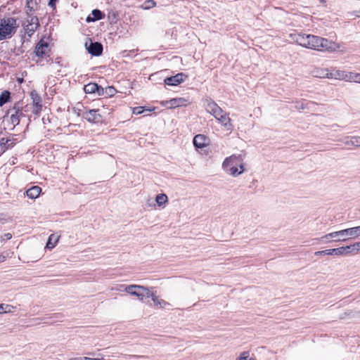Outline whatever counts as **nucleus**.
Returning <instances> with one entry per match:
<instances>
[{
	"label": "nucleus",
	"instance_id": "f257e3e1",
	"mask_svg": "<svg viewBox=\"0 0 360 360\" xmlns=\"http://www.w3.org/2000/svg\"><path fill=\"white\" fill-rule=\"evenodd\" d=\"M245 155L242 154L232 155L224 159L222 163V169L227 174L237 176L243 174L245 169Z\"/></svg>",
	"mask_w": 360,
	"mask_h": 360
},
{
	"label": "nucleus",
	"instance_id": "f03ea898",
	"mask_svg": "<svg viewBox=\"0 0 360 360\" xmlns=\"http://www.w3.org/2000/svg\"><path fill=\"white\" fill-rule=\"evenodd\" d=\"M308 49L319 51L335 52L340 49V45L335 41L319 36L311 34Z\"/></svg>",
	"mask_w": 360,
	"mask_h": 360
},
{
	"label": "nucleus",
	"instance_id": "7ed1b4c3",
	"mask_svg": "<svg viewBox=\"0 0 360 360\" xmlns=\"http://www.w3.org/2000/svg\"><path fill=\"white\" fill-rule=\"evenodd\" d=\"M17 20L13 17L0 18V41L11 39L17 32Z\"/></svg>",
	"mask_w": 360,
	"mask_h": 360
},
{
	"label": "nucleus",
	"instance_id": "20e7f679",
	"mask_svg": "<svg viewBox=\"0 0 360 360\" xmlns=\"http://www.w3.org/2000/svg\"><path fill=\"white\" fill-rule=\"evenodd\" d=\"M124 291L133 296H136L139 300L143 301L145 298L150 297L151 292L148 288L139 285H129L124 287Z\"/></svg>",
	"mask_w": 360,
	"mask_h": 360
},
{
	"label": "nucleus",
	"instance_id": "39448f33",
	"mask_svg": "<svg viewBox=\"0 0 360 360\" xmlns=\"http://www.w3.org/2000/svg\"><path fill=\"white\" fill-rule=\"evenodd\" d=\"M23 28L28 36H32L39 26V19L27 12V18L22 23Z\"/></svg>",
	"mask_w": 360,
	"mask_h": 360
},
{
	"label": "nucleus",
	"instance_id": "423d86ee",
	"mask_svg": "<svg viewBox=\"0 0 360 360\" xmlns=\"http://www.w3.org/2000/svg\"><path fill=\"white\" fill-rule=\"evenodd\" d=\"M162 105L169 108H175L181 106H186L188 104V101L184 98H174L169 101L161 102Z\"/></svg>",
	"mask_w": 360,
	"mask_h": 360
},
{
	"label": "nucleus",
	"instance_id": "0eeeda50",
	"mask_svg": "<svg viewBox=\"0 0 360 360\" xmlns=\"http://www.w3.org/2000/svg\"><path fill=\"white\" fill-rule=\"evenodd\" d=\"M85 47L87 49L88 52L92 56H98L102 54L103 45L99 42H92L91 41H90L89 44H88V43L86 42Z\"/></svg>",
	"mask_w": 360,
	"mask_h": 360
},
{
	"label": "nucleus",
	"instance_id": "6e6552de",
	"mask_svg": "<svg viewBox=\"0 0 360 360\" xmlns=\"http://www.w3.org/2000/svg\"><path fill=\"white\" fill-rule=\"evenodd\" d=\"M292 39L299 45L308 49L309 45V39L311 34H306L302 33H297L291 34Z\"/></svg>",
	"mask_w": 360,
	"mask_h": 360
},
{
	"label": "nucleus",
	"instance_id": "1a4fd4ad",
	"mask_svg": "<svg viewBox=\"0 0 360 360\" xmlns=\"http://www.w3.org/2000/svg\"><path fill=\"white\" fill-rule=\"evenodd\" d=\"M186 77L187 76L184 73H178L174 76L165 78V83L169 86H176L182 83Z\"/></svg>",
	"mask_w": 360,
	"mask_h": 360
},
{
	"label": "nucleus",
	"instance_id": "9d476101",
	"mask_svg": "<svg viewBox=\"0 0 360 360\" xmlns=\"http://www.w3.org/2000/svg\"><path fill=\"white\" fill-rule=\"evenodd\" d=\"M50 51L47 42L41 40L36 46L34 53L37 56L43 58Z\"/></svg>",
	"mask_w": 360,
	"mask_h": 360
},
{
	"label": "nucleus",
	"instance_id": "9b49d317",
	"mask_svg": "<svg viewBox=\"0 0 360 360\" xmlns=\"http://www.w3.org/2000/svg\"><path fill=\"white\" fill-rule=\"evenodd\" d=\"M209 138L204 134H197L194 136L193 143L196 148H203L209 144Z\"/></svg>",
	"mask_w": 360,
	"mask_h": 360
},
{
	"label": "nucleus",
	"instance_id": "f8f14e48",
	"mask_svg": "<svg viewBox=\"0 0 360 360\" xmlns=\"http://www.w3.org/2000/svg\"><path fill=\"white\" fill-rule=\"evenodd\" d=\"M15 140L13 138L5 137L0 140V156L7 150L13 148L15 144Z\"/></svg>",
	"mask_w": 360,
	"mask_h": 360
},
{
	"label": "nucleus",
	"instance_id": "ddd939ff",
	"mask_svg": "<svg viewBox=\"0 0 360 360\" xmlns=\"http://www.w3.org/2000/svg\"><path fill=\"white\" fill-rule=\"evenodd\" d=\"M204 105L205 107L206 111L211 114L212 116L214 113L217 112L219 110V106L211 98H205L204 101Z\"/></svg>",
	"mask_w": 360,
	"mask_h": 360
},
{
	"label": "nucleus",
	"instance_id": "4468645a",
	"mask_svg": "<svg viewBox=\"0 0 360 360\" xmlns=\"http://www.w3.org/2000/svg\"><path fill=\"white\" fill-rule=\"evenodd\" d=\"M83 117L90 122H98L101 120L98 110L94 109L85 112Z\"/></svg>",
	"mask_w": 360,
	"mask_h": 360
},
{
	"label": "nucleus",
	"instance_id": "2eb2a0df",
	"mask_svg": "<svg viewBox=\"0 0 360 360\" xmlns=\"http://www.w3.org/2000/svg\"><path fill=\"white\" fill-rule=\"evenodd\" d=\"M30 96L34 105L33 112L37 114L41 110V98L36 91H31Z\"/></svg>",
	"mask_w": 360,
	"mask_h": 360
},
{
	"label": "nucleus",
	"instance_id": "dca6fc26",
	"mask_svg": "<svg viewBox=\"0 0 360 360\" xmlns=\"http://www.w3.org/2000/svg\"><path fill=\"white\" fill-rule=\"evenodd\" d=\"M217 120L227 131L233 130V125L231 123V118L229 117L227 112H225L222 115H220V117Z\"/></svg>",
	"mask_w": 360,
	"mask_h": 360
},
{
	"label": "nucleus",
	"instance_id": "f3484780",
	"mask_svg": "<svg viewBox=\"0 0 360 360\" xmlns=\"http://www.w3.org/2000/svg\"><path fill=\"white\" fill-rule=\"evenodd\" d=\"M325 75H319L321 78H335L336 79H342L345 71L340 70H335L331 72L324 70Z\"/></svg>",
	"mask_w": 360,
	"mask_h": 360
},
{
	"label": "nucleus",
	"instance_id": "a211bd4d",
	"mask_svg": "<svg viewBox=\"0 0 360 360\" xmlns=\"http://www.w3.org/2000/svg\"><path fill=\"white\" fill-rule=\"evenodd\" d=\"M13 113H12L13 110L8 112V113H11L9 117V121L13 124V128H14L20 123V117L23 115V113L20 110L13 109Z\"/></svg>",
	"mask_w": 360,
	"mask_h": 360
},
{
	"label": "nucleus",
	"instance_id": "6ab92c4d",
	"mask_svg": "<svg viewBox=\"0 0 360 360\" xmlns=\"http://www.w3.org/2000/svg\"><path fill=\"white\" fill-rule=\"evenodd\" d=\"M347 239H355L360 236V226L346 229Z\"/></svg>",
	"mask_w": 360,
	"mask_h": 360
},
{
	"label": "nucleus",
	"instance_id": "aec40b11",
	"mask_svg": "<svg viewBox=\"0 0 360 360\" xmlns=\"http://www.w3.org/2000/svg\"><path fill=\"white\" fill-rule=\"evenodd\" d=\"M334 241H346L347 240V235L346 234V229L338 231L331 232Z\"/></svg>",
	"mask_w": 360,
	"mask_h": 360
},
{
	"label": "nucleus",
	"instance_id": "412c9836",
	"mask_svg": "<svg viewBox=\"0 0 360 360\" xmlns=\"http://www.w3.org/2000/svg\"><path fill=\"white\" fill-rule=\"evenodd\" d=\"M41 188L38 186H34L26 191L27 197L30 199H35L39 197Z\"/></svg>",
	"mask_w": 360,
	"mask_h": 360
},
{
	"label": "nucleus",
	"instance_id": "4be33fe9",
	"mask_svg": "<svg viewBox=\"0 0 360 360\" xmlns=\"http://www.w3.org/2000/svg\"><path fill=\"white\" fill-rule=\"evenodd\" d=\"M93 17L88 16L86 22H94L96 20H101L104 18L105 15L98 9H94L91 12Z\"/></svg>",
	"mask_w": 360,
	"mask_h": 360
},
{
	"label": "nucleus",
	"instance_id": "5701e85b",
	"mask_svg": "<svg viewBox=\"0 0 360 360\" xmlns=\"http://www.w3.org/2000/svg\"><path fill=\"white\" fill-rule=\"evenodd\" d=\"M316 256H322V255H340V250L338 248L333 249H328L325 250L317 251L314 253Z\"/></svg>",
	"mask_w": 360,
	"mask_h": 360
},
{
	"label": "nucleus",
	"instance_id": "b1692460",
	"mask_svg": "<svg viewBox=\"0 0 360 360\" xmlns=\"http://www.w3.org/2000/svg\"><path fill=\"white\" fill-rule=\"evenodd\" d=\"M338 250H340V255H349V254H354L355 255V249H354V244H352V245H347V246H345V247H340V248H338Z\"/></svg>",
	"mask_w": 360,
	"mask_h": 360
},
{
	"label": "nucleus",
	"instance_id": "393cba45",
	"mask_svg": "<svg viewBox=\"0 0 360 360\" xmlns=\"http://www.w3.org/2000/svg\"><path fill=\"white\" fill-rule=\"evenodd\" d=\"M59 239V236L55 234H51L48 239V241L46 243V248L48 249H53L56 243H58Z\"/></svg>",
	"mask_w": 360,
	"mask_h": 360
},
{
	"label": "nucleus",
	"instance_id": "a878e982",
	"mask_svg": "<svg viewBox=\"0 0 360 360\" xmlns=\"http://www.w3.org/2000/svg\"><path fill=\"white\" fill-rule=\"evenodd\" d=\"M154 302V304L160 308H164L169 304L166 301L162 299H159L158 297L155 296L153 292H151L150 297Z\"/></svg>",
	"mask_w": 360,
	"mask_h": 360
},
{
	"label": "nucleus",
	"instance_id": "bb28decb",
	"mask_svg": "<svg viewBox=\"0 0 360 360\" xmlns=\"http://www.w3.org/2000/svg\"><path fill=\"white\" fill-rule=\"evenodd\" d=\"M155 202L158 206H165L168 202V198L167 195L160 193L156 195Z\"/></svg>",
	"mask_w": 360,
	"mask_h": 360
},
{
	"label": "nucleus",
	"instance_id": "cd10ccee",
	"mask_svg": "<svg viewBox=\"0 0 360 360\" xmlns=\"http://www.w3.org/2000/svg\"><path fill=\"white\" fill-rule=\"evenodd\" d=\"M98 90V84L96 83H89L84 87V91L86 94H94Z\"/></svg>",
	"mask_w": 360,
	"mask_h": 360
},
{
	"label": "nucleus",
	"instance_id": "c85d7f7f",
	"mask_svg": "<svg viewBox=\"0 0 360 360\" xmlns=\"http://www.w3.org/2000/svg\"><path fill=\"white\" fill-rule=\"evenodd\" d=\"M347 146L360 147V136H352L345 142Z\"/></svg>",
	"mask_w": 360,
	"mask_h": 360
},
{
	"label": "nucleus",
	"instance_id": "c756f323",
	"mask_svg": "<svg viewBox=\"0 0 360 360\" xmlns=\"http://www.w3.org/2000/svg\"><path fill=\"white\" fill-rule=\"evenodd\" d=\"M11 98V94L8 91H3L0 95V106H2L7 102H8Z\"/></svg>",
	"mask_w": 360,
	"mask_h": 360
},
{
	"label": "nucleus",
	"instance_id": "7c9ffc66",
	"mask_svg": "<svg viewBox=\"0 0 360 360\" xmlns=\"http://www.w3.org/2000/svg\"><path fill=\"white\" fill-rule=\"evenodd\" d=\"M37 6V4L35 2V1L34 0H27V11L26 13H27V12L30 13V14H32V12L34 11L35 10V7Z\"/></svg>",
	"mask_w": 360,
	"mask_h": 360
},
{
	"label": "nucleus",
	"instance_id": "2f4dec72",
	"mask_svg": "<svg viewBox=\"0 0 360 360\" xmlns=\"http://www.w3.org/2000/svg\"><path fill=\"white\" fill-rule=\"evenodd\" d=\"M116 93V90L113 86H108L105 89V96H112Z\"/></svg>",
	"mask_w": 360,
	"mask_h": 360
},
{
	"label": "nucleus",
	"instance_id": "473e14b6",
	"mask_svg": "<svg viewBox=\"0 0 360 360\" xmlns=\"http://www.w3.org/2000/svg\"><path fill=\"white\" fill-rule=\"evenodd\" d=\"M3 314L11 313L13 311V309H15V307L10 304H3Z\"/></svg>",
	"mask_w": 360,
	"mask_h": 360
},
{
	"label": "nucleus",
	"instance_id": "72a5a7b5",
	"mask_svg": "<svg viewBox=\"0 0 360 360\" xmlns=\"http://www.w3.org/2000/svg\"><path fill=\"white\" fill-rule=\"evenodd\" d=\"M352 82L360 83V73L352 72Z\"/></svg>",
	"mask_w": 360,
	"mask_h": 360
},
{
	"label": "nucleus",
	"instance_id": "f704fd0d",
	"mask_svg": "<svg viewBox=\"0 0 360 360\" xmlns=\"http://www.w3.org/2000/svg\"><path fill=\"white\" fill-rule=\"evenodd\" d=\"M249 356V352H243L236 360H248Z\"/></svg>",
	"mask_w": 360,
	"mask_h": 360
},
{
	"label": "nucleus",
	"instance_id": "c9c22d12",
	"mask_svg": "<svg viewBox=\"0 0 360 360\" xmlns=\"http://www.w3.org/2000/svg\"><path fill=\"white\" fill-rule=\"evenodd\" d=\"M352 72H347L345 71V73L343 75L342 80H345L346 82H352Z\"/></svg>",
	"mask_w": 360,
	"mask_h": 360
},
{
	"label": "nucleus",
	"instance_id": "e433bc0d",
	"mask_svg": "<svg viewBox=\"0 0 360 360\" xmlns=\"http://www.w3.org/2000/svg\"><path fill=\"white\" fill-rule=\"evenodd\" d=\"M155 5L156 3L153 0L146 1L145 2V8L148 9L150 8H153L154 6H155Z\"/></svg>",
	"mask_w": 360,
	"mask_h": 360
},
{
	"label": "nucleus",
	"instance_id": "4c0bfd02",
	"mask_svg": "<svg viewBox=\"0 0 360 360\" xmlns=\"http://www.w3.org/2000/svg\"><path fill=\"white\" fill-rule=\"evenodd\" d=\"M144 111L143 108L141 106L135 107L133 109V113L135 115H140Z\"/></svg>",
	"mask_w": 360,
	"mask_h": 360
},
{
	"label": "nucleus",
	"instance_id": "58836bf2",
	"mask_svg": "<svg viewBox=\"0 0 360 360\" xmlns=\"http://www.w3.org/2000/svg\"><path fill=\"white\" fill-rule=\"evenodd\" d=\"M309 103H304L303 101L302 102H299L297 103L296 105V108H298V109H304V108H307V105L309 104Z\"/></svg>",
	"mask_w": 360,
	"mask_h": 360
},
{
	"label": "nucleus",
	"instance_id": "ea45409f",
	"mask_svg": "<svg viewBox=\"0 0 360 360\" xmlns=\"http://www.w3.org/2000/svg\"><path fill=\"white\" fill-rule=\"evenodd\" d=\"M98 96L105 95V89L98 85V90L96 91Z\"/></svg>",
	"mask_w": 360,
	"mask_h": 360
},
{
	"label": "nucleus",
	"instance_id": "a19ab883",
	"mask_svg": "<svg viewBox=\"0 0 360 360\" xmlns=\"http://www.w3.org/2000/svg\"><path fill=\"white\" fill-rule=\"evenodd\" d=\"M224 112L225 111H224L221 108H219V110L217 112L214 113L213 116L216 120H217L220 117V115H222Z\"/></svg>",
	"mask_w": 360,
	"mask_h": 360
},
{
	"label": "nucleus",
	"instance_id": "79ce46f5",
	"mask_svg": "<svg viewBox=\"0 0 360 360\" xmlns=\"http://www.w3.org/2000/svg\"><path fill=\"white\" fill-rule=\"evenodd\" d=\"M12 238V234L11 233H5L1 236V238L2 240H10Z\"/></svg>",
	"mask_w": 360,
	"mask_h": 360
},
{
	"label": "nucleus",
	"instance_id": "37998d69",
	"mask_svg": "<svg viewBox=\"0 0 360 360\" xmlns=\"http://www.w3.org/2000/svg\"><path fill=\"white\" fill-rule=\"evenodd\" d=\"M332 238H333L332 233H329L328 234H326V235L323 236L320 239L321 240H330V239H332Z\"/></svg>",
	"mask_w": 360,
	"mask_h": 360
},
{
	"label": "nucleus",
	"instance_id": "c03bdc74",
	"mask_svg": "<svg viewBox=\"0 0 360 360\" xmlns=\"http://www.w3.org/2000/svg\"><path fill=\"white\" fill-rule=\"evenodd\" d=\"M355 253L357 254L360 251V242L354 243Z\"/></svg>",
	"mask_w": 360,
	"mask_h": 360
},
{
	"label": "nucleus",
	"instance_id": "a18cd8bd",
	"mask_svg": "<svg viewBox=\"0 0 360 360\" xmlns=\"http://www.w3.org/2000/svg\"><path fill=\"white\" fill-rule=\"evenodd\" d=\"M325 70H318L316 72V77H320L319 75H325V72H324Z\"/></svg>",
	"mask_w": 360,
	"mask_h": 360
},
{
	"label": "nucleus",
	"instance_id": "49530a36",
	"mask_svg": "<svg viewBox=\"0 0 360 360\" xmlns=\"http://www.w3.org/2000/svg\"><path fill=\"white\" fill-rule=\"evenodd\" d=\"M5 131L3 129H0V140L5 138Z\"/></svg>",
	"mask_w": 360,
	"mask_h": 360
},
{
	"label": "nucleus",
	"instance_id": "de8ad7c7",
	"mask_svg": "<svg viewBox=\"0 0 360 360\" xmlns=\"http://www.w3.org/2000/svg\"><path fill=\"white\" fill-rule=\"evenodd\" d=\"M84 360H104L103 358H89L84 357Z\"/></svg>",
	"mask_w": 360,
	"mask_h": 360
},
{
	"label": "nucleus",
	"instance_id": "09e8293b",
	"mask_svg": "<svg viewBox=\"0 0 360 360\" xmlns=\"http://www.w3.org/2000/svg\"><path fill=\"white\" fill-rule=\"evenodd\" d=\"M56 1V0H50L49 2V6L51 7H54Z\"/></svg>",
	"mask_w": 360,
	"mask_h": 360
},
{
	"label": "nucleus",
	"instance_id": "8fccbe9b",
	"mask_svg": "<svg viewBox=\"0 0 360 360\" xmlns=\"http://www.w3.org/2000/svg\"><path fill=\"white\" fill-rule=\"evenodd\" d=\"M126 286L127 285H121L119 286V288H117V290L120 291H124V287Z\"/></svg>",
	"mask_w": 360,
	"mask_h": 360
},
{
	"label": "nucleus",
	"instance_id": "3c124183",
	"mask_svg": "<svg viewBox=\"0 0 360 360\" xmlns=\"http://www.w3.org/2000/svg\"><path fill=\"white\" fill-rule=\"evenodd\" d=\"M6 259V256L0 254V263L4 262Z\"/></svg>",
	"mask_w": 360,
	"mask_h": 360
},
{
	"label": "nucleus",
	"instance_id": "603ef678",
	"mask_svg": "<svg viewBox=\"0 0 360 360\" xmlns=\"http://www.w3.org/2000/svg\"><path fill=\"white\" fill-rule=\"evenodd\" d=\"M70 360H84V357H75L70 359Z\"/></svg>",
	"mask_w": 360,
	"mask_h": 360
},
{
	"label": "nucleus",
	"instance_id": "864d4df0",
	"mask_svg": "<svg viewBox=\"0 0 360 360\" xmlns=\"http://www.w3.org/2000/svg\"><path fill=\"white\" fill-rule=\"evenodd\" d=\"M148 205H149L150 206H152V205H153V206H154V205H155L154 204H153V200H152V199H148Z\"/></svg>",
	"mask_w": 360,
	"mask_h": 360
},
{
	"label": "nucleus",
	"instance_id": "5fc2aeb1",
	"mask_svg": "<svg viewBox=\"0 0 360 360\" xmlns=\"http://www.w3.org/2000/svg\"><path fill=\"white\" fill-rule=\"evenodd\" d=\"M4 306L3 304H0V314H3Z\"/></svg>",
	"mask_w": 360,
	"mask_h": 360
},
{
	"label": "nucleus",
	"instance_id": "6e6d98bb",
	"mask_svg": "<svg viewBox=\"0 0 360 360\" xmlns=\"http://www.w3.org/2000/svg\"><path fill=\"white\" fill-rule=\"evenodd\" d=\"M248 360H256V359H254V358H250V357H249Z\"/></svg>",
	"mask_w": 360,
	"mask_h": 360
}]
</instances>
